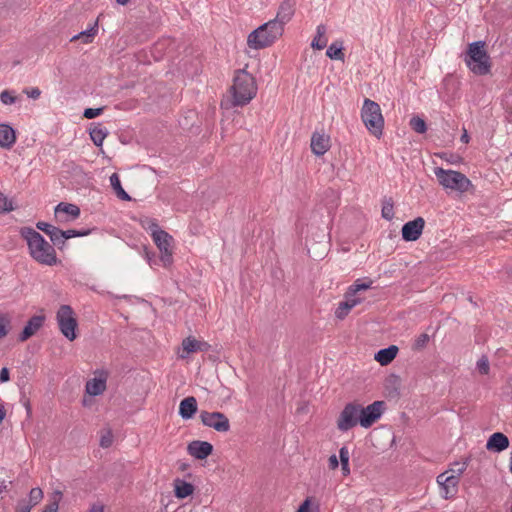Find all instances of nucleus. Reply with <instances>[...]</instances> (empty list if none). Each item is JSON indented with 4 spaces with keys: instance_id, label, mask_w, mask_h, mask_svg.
<instances>
[{
    "instance_id": "9d476101",
    "label": "nucleus",
    "mask_w": 512,
    "mask_h": 512,
    "mask_svg": "<svg viewBox=\"0 0 512 512\" xmlns=\"http://www.w3.org/2000/svg\"><path fill=\"white\" fill-rule=\"evenodd\" d=\"M358 418V402L347 403L337 419V429L341 432L351 430L359 425Z\"/></svg>"
},
{
    "instance_id": "ea45409f",
    "label": "nucleus",
    "mask_w": 512,
    "mask_h": 512,
    "mask_svg": "<svg viewBox=\"0 0 512 512\" xmlns=\"http://www.w3.org/2000/svg\"><path fill=\"white\" fill-rule=\"evenodd\" d=\"M429 335L427 333L420 334L414 341L413 347L417 350L423 349L429 342Z\"/></svg>"
},
{
    "instance_id": "7ed1b4c3",
    "label": "nucleus",
    "mask_w": 512,
    "mask_h": 512,
    "mask_svg": "<svg viewBox=\"0 0 512 512\" xmlns=\"http://www.w3.org/2000/svg\"><path fill=\"white\" fill-rule=\"evenodd\" d=\"M283 32L284 28L272 19L252 31L247 43L253 49H262L273 44Z\"/></svg>"
},
{
    "instance_id": "2f4dec72",
    "label": "nucleus",
    "mask_w": 512,
    "mask_h": 512,
    "mask_svg": "<svg viewBox=\"0 0 512 512\" xmlns=\"http://www.w3.org/2000/svg\"><path fill=\"white\" fill-rule=\"evenodd\" d=\"M97 31H98V24H97V22H95L88 29L78 33L75 36H73L71 41L83 38L85 43H90V42H92L94 36L97 34Z\"/></svg>"
},
{
    "instance_id": "0e129e2a",
    "label": "nucleus",
    "mask_w": 512,
    "mask_h": 512,
    "mask_svg": "<svg viewBox=\"0 0 512 512\" xmlns=\"http://www.w3.org/2000/svg\"><path fill=\"white\" fill-rule=\"evenodd\" d=\"M509 471L512 473V452L510 453Z\"/></svg>"
},
{
    "instance_id": "13d9d810",
    "label": "nucleus",
    "mask_w": 512,
    "mask_h": 512,
    "mask_svg": "<svg viewBox=\"0 0 512 512\" xmlns=\"http://www.w3.org/2000/svg\"><path fill=\"white\" fill-rule=\"evenodd\" d=\"M340 463H341L342 474L344 476L349 475L350 474L349 462H340Z\"/></svg>"
},
{
    "instance_id": "a211bd4d",
    "label": "nucleus",
    "mask_w": 512,
    "mask_h": 512,
    "mask_svg": "<svg viewBox=\"0 0 512 512\" xmlns=\"http://www.w3.org/2000/svg\"><path fill=\"white\" fill-rule=\"evenodd\" d=\"M209 347L210 345L207 342L199 341L194 337L189 336L182 341V353H179V357L184 359L191 353L198 351L205 352Z\"/></svg>"
},
{
    "instance_id": "58836bf2",
    "label": "nucleus",
    "mask_w": 512,
    "mask_h": 512,
    "mask_svg": "<svg viewBox=\"0 0 512 512\" xmlns=\"http://www.w3.org/2000/svg\"><path fill=\"white\" fill-rule=\"evenodd\" d=\"M91 233L90 229H84V230H75V229H69L64 231L65 234V241L70 238L74 237H83L87 236Z\"/></svg>"
},
{
    "instance_id": "a878e982",
    "label": "nucleus",
    "mask_w": 512,
    "mask_h": 512,
    "mask_svg": "<svg viewBox=\"0 0 512 512\" xmlns=\"http://www.w3.org/2000/svg\"><path fill=\"white\" fill-rule=\"evenodd\" d=\"M194 492V486L193 484L177 478L174 480V493L176 498L178 499H184L190 495H192Z\"/></svg>"
},
{
    "instance_id": "4468645a",
    "label": "nucleus",
    "mask_w": 512,
    "mask_h": 512,
    "mask_svg": "<svg viewBox=\"0 0 512 512\" xmlns=\"http://www.w3.org/2000/svg\"><path fill=\"white\" fill-rule=\"evenodd\" d=\"M295 10L296 0H283L279 4L277 14L273 20L284 28L292 20Z\"/></svg>"
},
{
    "instance_id": "bb28decb",
    "label": "nucleus",
    "mask_w": 512,
    "mask_h": 512,
    "mask_svg": "<svg viewBox=\"0 0 512 512\" xmlns=\"http://www.w3.org/2000/svg\"><path fill=\"white\" fill-rule=\"evenodd\" d=\"M327 27L324 24H319L316 27V34L311 42L313 49L322 50L327 46L328 39L326 37Z\"/></svg>"
},
{
    "instance_id": "de8ad7c7",
    "label": "nucleus",
    "mask_w": 512,
    "mask_h": 512,
    "mask_svg": "<svg viewBox=\"0 0 512 512\" xmlns=\"http://www.w3.org/2000/svg\"><path fill=\"white\" fill-rule=\"evenodd\" d=\"M36 227L43 231L44 233H46L47 235H49L51 233V230L55 228V226L49 224V223H46V222H43V221H39L36 223Z\"/></svg>"
},
{
    "instance_id": "bf43d9fd",
    "label": "nucleus",
    "mask_w": 512,
    "mask_h": 512,
    "mask_svg": "<svg viewBox=\"0 0 512 512\" xmlns=\"http://www.w3.org/2000/svg\"><path fill=\"white\" fill-rule=\"evenodd\" d=\"M146 259H147V261H148V263H149V265L151 267L156 264V261L154 259V255L150 256V254L148 252H146Z\"/></svg>"
},
{
    "instance_id": "0eeeda50",
    "label": "nucleus",
    "mask_w": 512,
    "mask_h": 512,
    "mask_svg": "<svg viewBox=\"0 0 512 512\" xmlns=\"http://www.w3.org/2000/svg\"><path fill=\"white\" fill-rule=\"evenodd\" d=\"M467 462L461 464L457 470H451L453 474L448 475L449 471L441 473L437 476V483L440 487V495L444 499L455 497L458 492V484L460 476L466 470Z\"/></svg>"
},
{
    "instance_id": "6e6d98bb",
    "label": "nucleus",
    "mask_w": 512,
    "mask_h": 512,
    "mask_svg": "<svg viewBox=\"0 0 512 512\" xmlns=\"http://www.w3.org/2000/svg\"><path fill=\"white\" fill-rule=\"evenodd\" d=\"M88 512H104V506L102 504L95 503L91 505Z\"/></svg>"
},
{
    "instance_id": "9b49d317",
    "label": "nucleus",
    "mask_w": 512,
    "mask_h": 512,
    "mask_svg": "<svg viewBox=\"0 0 512 512\" xmlns=\"http://www.w3.org/2000/svg\"><path fill=\"white\" fill-rule=\"evenodd\" d=\"M199 417L204 426L217 432L226 433L230 430V421L222 412L201 411Z\"/></svg>"
},
{
    "instance_id": "37998d69",
    "label": "nucleus",
    "mask_w": 512,
    "mask_h": 512,
    "mask_svg": "<svg viewBox=\"0 0 512 512\" xmlns=\"http://www.w3.org/2000/svg\"><path fill=\"white\" fill-rule=\"evenodd\" d=\"M477 369L483 375L488 374V372H489V361H488V359L486 357L483 356L482 358H480L477 361Z\"/></svg>"
},
{
    "instance_id": "680f3d73",
    "label": "nucleus",
    "mask_w": 512,
    "mask_h": 512,
    "mask_svg": "<svg viewBox=\"0 0 512 512\" xmlns=\"http://www.w3.org/2000/svg\"><path fill=\"white\" fill-rule=\"evenodd\" d=\"M130 0H116L119 5H126Z\"/></svg>"
},
{
    "instance_id": "72a5a7b5",
    "label": "nucleus",
    "mask_w": 512,
    "mask_h": 512,
    "mask_svg": "<svg viewBox=\"0 0 512 512\" xmlns=\"http://www.w3.org/2000/svg\"><path fill=\"white\" fill-rule=\"evenodd\" d=\"M372 281L369 280L364 282L362 279H357L352 285L348 287L349 295L356 296V293L361 290H367L371 288Z\"/></svg>"
},
{
    "instance_id": "603ef678",
    "label": "nucleus",
    "mask_w": 512,
    "mask_h": 512,
    "mask_svg": "<svg viewBox=\"0 0 512 512\" xmlns=\"http://www.w3.org/2000/svg\"><path fill=\"white\" fill-rule=\"evenodd\" d=\"M310 505H311V499L306 498L302 504L299 506L298 510L296 512H309L310 511Z\"/></svg>"
},
{
    "instance_id": "20e7f679",
    "label": "nucleus",
    "mask_w": 512,
    "mask_h": 512,
    "mask_svg": "<svg viewBox=\"0 0 512 512\" xmlns=\"http://www.w3.org/2000/svg\"><path fill=\"white\" fill-rule=\"evenodd\" d=\"M464 61L467 67L477 75H486L490 72V57L485 50L484 41H475L468 45Z\"/></svg>"
},
{
    "instance_id": "473e14b6",
    "label": "nucleus",
    "mask_w": 512,
    "mask_h": 512,
    "mask_svg": "<svg viewBox=\"0 0 512 512\" xmlns=\"http://www.w3.org/2000/svg\"><path fill=\"white\" fill-rule=\"evenodd\" d=\"M51 242L54 246H57L58 248H63L65 245V234L64 231L55 227L51 230V233L48 235Z\"/></svg>"
},
{
    "instance_id": "f257e3e1",
    "label": "nucleus",
    "mask_w": 512,
    "mask_h": 512,
    "mask_svg": "<svg viewBox=\"0 0 512 512\" xmlns=\"http://www.w3.org/2000/svg\"><path fill=\"white\" fill-rule=\"evenodd\" d=\"M22 237L27 241L31 257L40 264L53 266L57 263L54 247L44 237L30 227L21 229Z\"/></svg>"
},
{
    "instance_id": "ddd939ff",
    "label": "nucleus",
    "mask_w": 512,
    "mask_h": 512,
    "mask_svg": "<svg viewBox=\"0 0 512 512\" xmlns=\"http://www.w3.org/2000/svg\"><path fill=\"white\" fill-rule=\"evenodd\" d=\"M424 226L425 220L422 217L406 222L401 230L403 240L407 242L418 240L422 235Z\"/></svg>"
},
{
    "instance_id": "79ce46f5",
    "label": "nucleus",
    "mask_w": 512,
    "mask_h": 512,
    "mask_svg": "<svg viewBox=\"0 0 512 512\" xmlns=\"http://www.w3.org/2000/svg\"><path fill=\"white\" fill-rule=\"evenodd\" d=\"M13 210L12 202L4 195L0 194V212L8 213Z\"/></svg>"
},
{
    "instance_id": "39448f33",
    "label": "nucleus",
    "mask_w": 512,
    "mask_h": 512,
    "mask_svg": "<svg viewBox=\"0 0 512 512\" xmlns=\"http://www.w3.org/2000/svg\"><path fill=\"white\" fill-rule=\"evenodd\" d=\"M361 119L367 130L377 138L383 134L384 118L378 103L366 98L361 109Z\"/></svg>"
},
{
    "instance_id": "393cba45",
    "label": "nucleus",
    "mask_w": 512,
    "mask_h": 512,
    "mask_svg": "<svg viewBox=\"0 0 512 512\" xmlns=\"http://www.w3.org/2000/svg\"><path fill=\"white\" fill-rule=\"evenodd\" d=\"M398 347L395 345H391L387 348L380 349L375 354V360L379 362L381 365L385 366L390 364L394 358L397 356Z\"/></svg>"
},
{
    "instance_id": "864d4df0",
    "label": "nucleus",
    "mask_w": 512,
    "mask_h": 512,
    "mask_svg": "<svg viewBox=\"0 0 512 512\" xmlns=\"http://www.w3.org/2000/svg\"><path fill=\"white\" fill-rule=\"evenodd\" d=\"M328 466L332 470L336 469L339 466V460L335 454H333L329 457Z\"/></svg>"
},
{
    "instance_id": "49530a36",
    "label": "nucleus",
    "mask_w": 512,
    "mask_h": 512,
    "mask_svg": "<svg viewBox=\"0 0 512 512\" xmlns=\"http://www.w3.org/2000/svg\"><path fill=\"white\" fill-rule=\"evenodd\" d=\"M8 325L9 320L4 316H0V339L8 334Z\"/></svg>"
},
{
    "instance_id": "e433bc0d",
    "label": "nucleus",
    "mask_w": 512,
    "mask_h": 512,
    "mask_svg": "<svg viewBox=\"0 0 512 512\" xmlns=\"http://www.w3.org/2000/svg\"><path fill=\"white\" fill-rule=\"evenodd\" d=\"M381 214H382V217L385 220L390 221V220L393 219V217H394V206H393L392 200H387V201L384 202V204L382 206Z\"/></svg>"
},
{
    "instance_id": "f03ea898",
    "label": "nucleus",
    "mask_w": 512,
    "mask_h": 512,
    "mask_svg": "<svg viewBox=\"0 0 512 512\" xmlns=\"http://www.w3.org/2000/svg\"><path fill=\"white\" fill-rule=\"evenodd\" d=\"M235 105L243 106L248 104L257 93V86L254 77L245 70H239L231 87Z\"/></svg>"
},
{
    "instance_id": "1a4fd4ad",
    "label": "nucleus",
    "mask_w": 512,
    "mask_h": 512,
    "mask_svg": "<svg viewBox=\"0 0 512 512\" xmlns=\"http://www.w3.org/2000/svg\"><path fill=\"white\" fill-rule=\"evenodd\" d=\"M384 408V401H374L366 407L358 403L359 425L363 428L371 427L377 420L381 418L384 412Z\"/></svg>"
},
{
    "instance_id": "423d86ee",
    "label": "nucleus",
    "mask_w": 512,
    "mask_h": 512,
    "mask_svg": "<svg viewBox=\"0 0 512 512\" xmlns=\"http://www.w3.org/2000/svg\"><path fill=\"white\" fill-rule=\"evenodd\" d=\"M434 174L441 186L458 192H467L472 186L471 181L461 172L446 170L441 167L434 169Z\"/></svg>"
},
{
    "instance_id": "8fccbe9b",
    "label": "nucleus",
    "mask_w": 512,
    "mask_h": 512,
    "mask_svg": "<svg viewBox=\"0 0 512 512\" xmlns=\"http://www.w3.org/2000/svg\"><path fill=\"white\" fill-rule=\"evenodd\" d=\"M339 459H340V462H349L350 454H349V450L346 446H343L340 448Z\"/></svg>"
},
{
    "instance_id": "5701e85b",
    "label": "nucleus",
    "mask_w": 512,
    "mask_h": 512,
    "mask_svg": "<svg viewBox=\"0 0 512 512\" xmlns=\"http://www.w3.org/2000/svg\"><path fill=\"white\" fill-rule=\"evenodd\" d=\"M197 412V400L193 396L184 398L179 404V415L184 420L191 419Z\"/></svg>"
},
{
    "instance_id": "c756f323",
    "label": "nucleus",
    "mask_w": 512,
    "mask_h": 512,
    "mask_svg": "<svg viewBox=\"0 0 512 512\" xmlns=\"http://www.w3.org/2000/svg\"><path fill=\"white\" fill-rule=\"evenodd\" d=\"M110 184L112 188L114 189L116 195L121 200L129 201L131 200V197L129 194L122 188L121 181L119 176L116 173H113L110 176Z\"/></svg>"
},
{
    "instance_id": "2eb2a0df",
    "label": "nucleus",
    "mask_w": 512,
    "mask_h": 512,
    "mask_svg": "<svg viewBox=\"0 0 512 512\" xmlns=\"http://www.w3.org/2000/svg\"><path fill=\"white\" fill-rule=\"evenodd\" d=\"M54 212L56 218L67 222L79 217L80 208L75 204L61 202L55 207Z\"/></svg>"
},
{
    "instance_id": "4be33fe9",
    "label": "nucleus",
    "mask_w": 512,
    "mask_h": 512,
    "mask_svg": "<svg viewBox=\"0 0 512 512\" xmlns=\"http://www.w3.org/2000/svg\"><path fill=\"white\" fill-rule=\"evenodd\" d=\"M360 303L361 299L356 296H350L349 291L347 290L345 294V300L341 301L335 310V316L338 319H344L348 315L350 310Z\"/></svg>"
},
{
    "instance_id": "6e6552de",
    "label": "nucleus",
    "mask_w": 512,
    "mask_h": 512,
    "mask_svg": "<svg viewBox=\"0 0 512 512\" xmlns=\"http://www.w3.org/2000/svg\"><path fill=\"white\" fill-rule=\"evenodd\" d=\"M58 327L69 341L76 339V328L78 326L74 311L70 305H61L56 313Z\"/></svg>"
},
{
    "instance_id": "5fc2aeb1",
    "label": "nucleus",
    "mask_w": 512,
    "mask_h": 512,
    "mask_svg": "<svg viewBox=\"0 0 512 512\" xmlns=\"http://www.w3.org/2000/svg\"><path fill=\"white\" fill-rule=\"evenodd\" d=\"M8 380H9V370H8V368L3 367L0 370V382L4 383V382H7Z\"/></svg>"
},
{
    "instance_id": "3c124183",
    "label": "nucleus",
    "mask_w": 512,
    "mask_h": 512,
    "mask_svg": "<svg viewBox=\"0 0 512 512\" xmlns=\"http://www.w3.org/2000/svg\"><path fill=\"white\" fill-rule=\"evenodd\" d=\"M112 444V435L108 433L101 437L100 446L103 448H108Z\"/></svg>"
},
{
    "instance_id": "f8f14e48",
    "label": "nucleus",
    "mask_w": 512,
    "mask_h": 512,
    "mask_svg": "<svg viewBox=\"0 0 512 512\" xmlns=\"http://www.w3.org/2000/svg\"><path fill=\"white\" fill-rule=\"evenodd\" d=\"M151 237L160 250V261L163 263V266H170L172 264V236L169 235L166 231L161 230L155 231Z\"/></svg>"
},
{
    "instance_id": "7c9ffc66",
    "label": "nucleus",
    "mask_w": 512,
    "mask_h": 512,
    "mask_svg": "<svg viewBox=\"0 0 512 512\" xmlns=\"http://www.w3.org/2000/svg\"><path fill=\"white\" fill-rule=\"evenodd\" d=\"M97 31H98V24H97V22H95L88 29L78 33L75 36H73L71 41L83 38L85 43H90V42H92L94 36L97 34Z\"/></svg>"
},
{
    "instance_id": "e2e57ef3",
    "label": "nucleus",
    "mask_w": 512,
    "mask_h": 512,
    "mask_svg": "<svg viewBox=\"0 0 512 512\" xmlns=\"http://www.w3.org/2000/svg\"><path fill=\"white\" fill-rule=\"evenodd\" d=\"M461 140H462L463 142L467 143V142H468V135H467L466 133H465V134H463V135L461 136Z\"/></svg>"
},
{
    "instance_id": "052dcab7",
    "label": "nucleus",
    "mask_w": 512,
    "mask_h": 512,
    "mask_svg": "<svg viewBox=\"0 0 512 512\" xmlns=\"http://www.w3.org/2000/svg\"><path fill=\"white\" fill-rule=\"evenodd\" d=\"M5 415H6V411H5L4 407H3V406H0V424H1V423H2V421L4 420Z\"/></svg>"
},
{
    "instance_id": "c9c22d12",
    "label": "nucleus",
    "mask_w": 512,
    "mask_h": 512,
    "mask_svg": "<svg viewBox=\"0 0 512 512\" xmlns=\"http://www.w3.org/2000/svg\"><path fill=\"white\" fill-rule=\"evenodd\" d=\"M410 126L415 132L419 134H423L427 130L426 122L424 121V119L418 116L412 117L410 119Z\"/></svg>"
},
{
    "instance_id": "f704fd0d",
    "label": "nucleus",
    "mask_w": 512,
    "mask_h": 512,
    "mask_svg": "<svg viewBox=\"0 0 512 512\" xmlns=\"http://www.w3.org/2000/svg\"><path fill=\"white\" fill-rule=\"evenodd\" d=\"M142 227L147 230L151 236H153V233L155 231H161L162 229L159 227L157 220L150 217H145L141 220Z\"/></svg>"
},
{
    "instance_id": "6ab92c4d",
    "label": "nucleus",
    "mask_w": 512,
    "mask_h": 512,
    "mask_svg": "<svg viewBox=\"0 0 512 512\" xmlns=\"http://www.w3.org/2000/svg\"><path fill=\"white\" fill-rule=\"evenodd\" d=\"M310 146L315 155L322 156L330 149V136L325 133L314 132L311 136Z\"/></svg>"
},
{
    "instance_id": "c85d7f7f",
    "label": "nucleus",
    "mask_w": 512,
    "mask_h": 512,
    "mask_svg": "<svg viewBox=\"0 0 512 512\" xmlns=\"http://www.w3.org/2000/svg\"><path fill=\"white\" fill-rule=\"evenodd\" d=\"M108 135V131L102 125L94 126L90 129V138L96 146H102L104 139Z\"/></svg>"
},
{
    "instance_id": "a18cd8bd",
    "label": "nucleus",
    "mask_w": 512,
    "mask_h": 512,
    "mask_svg": "<svg viewBox=\"0 0 512 512\" xmlns=\"http://www.w3.org/2000/svg\"><path fill=\"white\" fill-rule=\"evenodd\" d=\"M55 496H56V499L52 503H50L46 507V509L43 510L42 512H57L58 511V508H59L58 500L62 497V493L60 491H56Z\"/></svg>"
},
{
    "instance_id": "b1692460",
    "label": "nucleus",
    "mask_w": 512,
    "mask_h": 512,
    "mask_svg": "<svg viewBox=\"0 0 512 512\" xmlns=\"http://www.w3.org/2000/svg\"><path fill=\"white\" fill-rule=\"evenodd\" d=\"M15 142V130L8 124H0V147L10 149Z\"/></svg>"
},
{
    "instance_id": "a19ab883",
    "label": "nucleus",
    "mask_w": 512,
    "mask_h": 512,
    "mask_svg": "<svg viewBox=\"0 0 512 512\" xmlns=\"http://www.w3.org/2000/svg\"><path fill=\"white\" fill-rule=\"evenodd\" d=\"M0 101L4 105H11L16 102V97L13 95L11 91L4 90L0 93Z\"/></svg>"
},
{
    "instance_id": "dca6fc26",
    "label": "nucleus",
    "mask_w": 512,
    "mask_h": 512,
    "mask_svg": "<svg viewBox=\"0 0 512 512\" xmlns=\"http://www.w3.org/2000/svg\"><path fill=\"white\" fill-rule=\"evenodd\" d=\"M189 455L198 460L206 459L213 451V446L207 441L194 440L187 446Z\"/></svg>"
},
{
    "instance_id": "4c0bfd02",
    "label": "nucleus",
    "mask_w": 512,
    "mask_h": 512,
    "mask_svg": "<svg viewBox=\"0 0 512 512\" xmlns=\"http://www.w3.org/2000/svg\"><path fill=\"white\" fill-rule=\"evenodd\" d=\"M43 498V492L40 488H32L29 493V505H37Z\"/></svg>"
},
{
    "instance_id": "09e8293b",
    "label": "nucleus",
    "mask_w": 512,
    "mask_h": 512,
    "mask_svg": "<svg viewBox=\"0 0 512 512\" xmlns=\"http://www.w3.org/2000/svg\"><path fill=\"white\" fill-rule=\"evenodd\" d=\"M25 94L31 99H38L41 95V91L37 87L24 90Z\"/></svg>"
},
{
    "instance_id": "aec40b11",
    "label": "nucleus",
    "mask_w": 512,
    "mask_h": 512,
    "mask_svg": "<svg viewBox=\"0 0 512 512\" xmlns=\"http://www.w3.org/2000/svg\"><path fill=\"white\" fill-rule=\"evenodd\" d=\"M45 322L44 315L32 316L19 334V341L24 342L32 337L43 326Z\"/></svg>"
},
{
    "instance_id": "c03bdc74",
    "label": "nucleus",
    "mask_w": 512,
    "mask_h": 512,
    "mask_svg": "<svg viewBox=\"0 0 512 512\" xmlns=\"http://www.w3.org/2000/svg\"><path fill=\"white\" fill-rule=\"evenodd\" d=\"M103 112V108H86L84 110L83 116L87 119H93Z\"/></svg>"
},
{
    "instance_id": "f3484780",
    "label": "nucleus",
    "mask_w": 512,
    "mask_h": 512,
    "mask_svg": "<svg viewBox=\"0 0 512 512\" xmlns=\"http://www.w3.org/2000/svg\"><path fill=\"white\" fill-rule=\"evenodd\" d=\"M98 376L90 379L86 383V392L91 396H98L106 389L108 373L104 370L97 372Z\"/></svg>"
},
{
    "instance_id": "412c9836",
    "label": "nucleus",
    "mask_w": 512,
    "mask_h": 512,
    "mask_svg": "<svg viewBox=\"0 0 512 512\" xmlns=\"http://www.w3.org/2000/svg\"><path fill=\"white\" fill-rule=\"evenodd\" d=\"M509 447L508 437L501 433H493L486 443V449L492 452L500 453Z\"/></svg>"
},
{
    "instance_id": "4d7b16f0",
    "label": "nucleus",
    "mask_w": 512,
    "mask_h": 512,
    "mask_svg": "<svg viewBox=\"0 0 512 512\" xmlns=\"http://www.w3.org/2000/svg\"><path fill=\"white\" fill-rule=\"evenodd\" d=\"M32 509V505L28 503L20 504L16 512H30Z\"/></svg>"
},
{
    "instance_id": "cd10ccee",
    "label": "nucleus",
    "mask_w": 512,
    "mask_h": 512,
    "mask_svg": "<svg viewBox=\"0 0 512 512\" xmlns=\"http://www.w3.org/2000/svg\"><path fill=\"white\" fill-rule=\"evenodd\" d=\"M326 55L332 60L344 61L343 42L335 41L331 43L326 50Z\"/></svg>"
}]
</instances>
